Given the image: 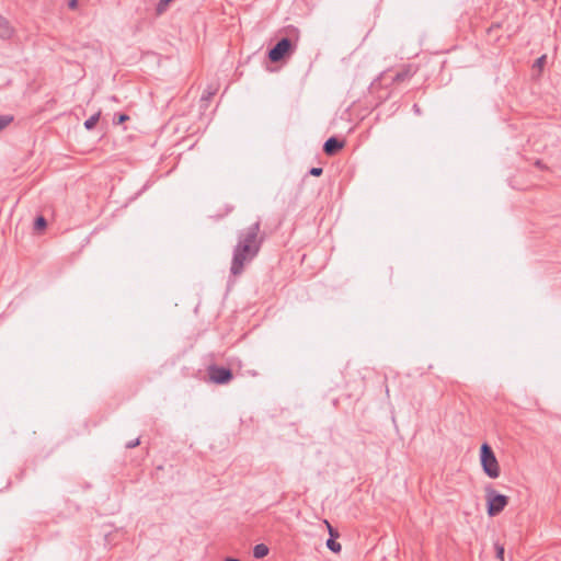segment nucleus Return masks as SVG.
<instances>
[{
	"instance_id": "obj_4",
	"label": "nucleus",
	"mask_w": 561,
	"mask_h": 561,
	"mask_svg": "<svg viewBox=\"0 0 561 561\" xmlns=\"http://www.w3.org/2000/svg\"><path fill=\"white\" fill-rule=\"evenodd\" d=\"M208 376L210 381L217 385L228 383L232 379L230 369L216 365L209 366Z\"/></svg>"
},
{
	"instance_id": "obj_2",
	"label": "nucleus",
	"mask_w": 561,
	"mask_h": 561,
	"mask_svg": "<svg viewBox=\"0 0 561 561\" xmlns=\"http://www.w3.org/2000/svg\"><path fill=\"white\" fill-rule=\"evenodd\" d=\"M480 460L482 469L489 478L496 479L500 477L501 470L499 461L488 444L481 446Z\"/></svg>"
},
{
	"instance_id": "obj_10",
	"label": "nucleus",
	"mask_w": 561,
	"mask_h": 561,
	"mask_svg": "<svg viewBox=\"0 0 561 561\" xmlns=\"http://www.w3.org/2000/svg\"><path fill=\"white\" fill-rule=\"evenodd\" d=\"M100 116H101V112H98L95 113L94 115H92L90 118H88L85 122H84V127L88 129V130H91L92 128H94V126L98 124L99 119H100Z\"/></svg>"
},
{
	"instance_id": "obj_14",
	"label": "nucleus",
	"mask_w": 561,
	"mask_h": 561,
	"mask_svg": "<svg viewBox=\"0 0 561 561\" xmlns=\"http://www.w3.org/2000/svg\"><path fill=\"white\" fill-rule=\"evenodd\" d=\"M547 56L542 55L540 56L534 64V68H537L539 72L542 70L545 64H546Z\"/></svg>"
},
{
	"instance_id": "obj_9",
	"label": "nucleus",
	"mask_w": 561,
	"mask_h": 561,
	"mask_svg": "<svg viewBox=\"0 0 561 561\" xmlns=\"http://www.w3.org/2000/svg\"><path fill=\"white\" fill-rule=\"evenodd\" d=\"M268 554V547L264 543L255 545L253 548V556L256 559L264 558Z\"/></svg>"
},
{
	"instance_id": "obj_3",
	"label": "nucleus",
	"mask_w": 561,
	"mask_h": 561,
	"mask_svg": "<svg viewBox=\"0 0 561 561\" xmlns=\"http://www.w3.org/2000/svg\"><path fill=\"white\" fill-rule=\"evenodd\" d=\"M485 493L489 516L499 515L507 505L508 497L497 493L493 489H486Z\"/></svg>"
},
{
	"instance_id": "obj_12",
	"label": "nucleus",
	"mask_w": 561,
	"mask_h": 561,
	"mask_svg": "<svg viewBox=\"0 0 561 561\" xmlns=\"http://www.w3.org/2000/svg\"><path fill=\"white\" fill-rule=\"evenodd\" d=\"M172 1L173 0H160L156 9L157 14H162Z\"/></svg>"
},
{
	"instance_id": "obj_18",
	"label": "nucleus",
	"mask_w": 561,
	"mask_h": 561,
	"mask_svg": "<svg viewBox=\"0 0 561 561\" xmlns=\"http://www.w3.org/2000/svg\"><path fill=\"white\" fill-rule=\"evenodd\" d=\"M310 174L313 176H320L322 174V169L321 168H312L310 170Z\"/></svg>"
},
{
	"instance_id": "obj_20",
	"label": "nucleus",
	"mask_w": 561,
	"mask_h": 561,
	"mask_svg": "<svg viewBox=\"0 0 561 561\" xmlns=\"http://www.w3.org/2000/svg\"><path fill=\"white\" fill-rule=\"evenodd\" d=\"M404 77H405V75H403V73H398V75L396 76V80H397V81H401V80H403V79H404Z\"/></svg>"
},
{
	"instance_id": "obj_8",
	"label": "nucleus",
	"mask_w": 561,
	"mask_h": 561,
	"mask_svg": "<svg viewBox=\"0 0 561 561\" xmlns=\"http://www.w3.org/2000/svg\"><path fill=\"white\" fill-rule=\"evenodd\" d=\"M13 35V27L9 21L0 15V37L2 39H9Z\"/></svg>"
},
{
	"instance_id": "obj_21",
	"label": "nucleus",
	"mask_w": 561,
	"mask_h": 561,
	"mask_svg": "<svg viewBox=\"0 0 561 561\" xmlns=\"http://www.w3.org/2000/svg\"><path fill=\"white\" fill-rule=\"evenodd\" d=\"M536 165H537L538 168H540V169H543V168H545V167H543V164H542V162H541L540 160H537V161H536Z\"/></svg>"
},
{
	"instance_id": "obj_7",
	"label": "nucleus",
	"mask_w": 561,
	"mask_h": 561,
	"mask_svg": "<svg viewBox=\"0 0 561 561\" xmlns=\"http://www.w3.org/2000/svg\"><path fill=\"white\" fill-rule=\"evenodd\" d=\"M324 523H325V525H327V527H328V529H329L330 536H331V538H329V539L327 540V547H328L331 551H333V552H335V553H339V552L341 551V549H342L341 543H339L337 541H335V540L333 539V537H336V536H337V533H335V531L333 530L332 526H331L327 520H325Z\"/></svg>"
},
{
	"instance_id": "obj_5",
	"label": "nucleus",
	"mask_w": 561,
	"mask_h": 561,
	"mask_svg": "<svg viewBox=\"0 0 561 561\" xmlns=\"http://www.w3.org/2000/svg\"><path fill=\"white\" fill-rule=\"evenodd\" d=\"M291 42L289 38H282L268 53V58L273 62H277L284 58L291 49Z\"/></svg>"
},
{
	"instance_id": "obj_13",
	"label": "nucleus",
	"mask_w": 561,
	"mask_h": 561,
	"mask_svg": "<svg viewBox=\"0 0 561 561\" xmlns=\"http://www.w3.org/2000/svg\"><path fill=\"white\" fill-rule=\"evenodd\" d=\"M46 226H47V222L43 216H39L36 218L35 224H34L35 230L41 231V230L45 229Z\"/></svg>"
},
{
	"instance_id": "obj_22",
	"label": "nucleus",
	"mask_w": 561,
	"mask_h": 561,
	"mask_svg": "<svg viewBox=\"0 0 561 561\" xmlns=\"http://www.w3.org/2000/svg\"><path fill=\"white\" fill-rule=\"evenodd\" d=\"M226 561H240V560L233 559V558H227Z\"/></svg>"
},
{
	"instance_id": "obj_1",
	"label": "nucleus",
	"mask_w": 561,
	"mask_h": 561,
	"mask_svg": "<svg viewBox=\"0 0 561 561\" xmlns=\"http://www.w3.org/2000/svg\"><path fill=\"white\" fill-rule=\"evenodd\" d=\"M260 222H254L239 234L238 243L233 249L231 274L234 276L243 272L244 265L250 263L259 253L261 239L259 238Z\"/></svg>"
},
{
	"instance_id": "obj_15",
	"label": "nucleus",
	"mask_w": 561,
	"mask_h": 561,
	"mask_svg": "<svg viewBox=\"0 0 561 561\" xmlns=\"http://www.w3.org/2000/svg\"><path fill=\"white\" fill-rule=\"evenodd\" d=\"M496 558L504 561V547L500 543H495Z\"/></svg>"
},
{
	"instance_id": "obj_16",
	"label": "nucleus",
	"mask_w": 561,
	"mask_h": 561,
	"mask_svg": "<svg viewBox=\"0 0 561 561\" xmlns=\"http://www.w3.org/2000/svg\"><path fill=\"white\" fill-rule=\"evenodd\" d=\"M129 117L126 114H119L117 115V118L114 119V123L122 124L126 122Z\"/></svg>"
},
{
	"instance_id": "obj_6",
	"label": "nucleus",
	"mask_w": 561,
	"mask_h": 561,
	"mask_svg": "<svg viewBox=\"0 0 561 561\" xmlns=\"http://www.w3.org/2000/svg\"><path fill=\"white\" fill-rule=\"evenodd\" d=\"M342 147V141L337 140L335 137H331L324 142L323 150L327 154L332 156Z\"/></svg>"
},
{
	"instance_id": "obj_19",
	"label": "nucleus",
	"mask_w": 561,
	"mask_h": 561,
	"mask_svg": "<svg viewBox=\"0 0 561 561\" xmlns=\"http://www.w3.org/2000/svg\"><path fill=\"white\" fill-rule=\"evenodd\" d=\"M77 3H78V0H71V1L69 2V7H70L71 9H75V8L77 7Z\"/></svg>"
},
{
	"instance_id": "obj_11",
	"label": "nucleus",
	"mask_w": 561,
	"mask_h": 561,
	"mask_svg": "<svg viewBox=\"0 0 561 561\" xmlns=\"http://www.w3.org/2000/svg\"><path fill=\"white\" fill-rule=\"evenodd\" d=\"M12 122V115H0V131L7 128Z\"/></svg>"
},
{
	"instance_id": "obj_17",
	"label": "nucleus",
	"mask_w": 561,
	"mask_h": 561,
	"mask_svg": "<svg viewBox=\"0 0 561 561\" xmlns=\"http://www.w3.org/2000/svg\"><path fill=\"white\" fill-rule=\"evenodd\" d=\"M140 444L139 438H136L134 440H130L126 444V448H134Z\"/></svg>"
}]
</instances>
